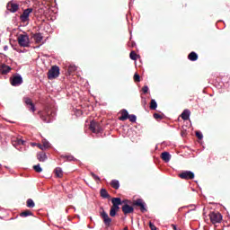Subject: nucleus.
<instances>
[{
  "label": "nucleus",
  "mask_w": 230,
  "mask_h": 230,
  "mask_svg": "<svg viewBox=\"0 0 230 230\" xmlns=\"http://www.w3.org/2000/svg\"><path fill=\"white\" fill-rule=\"evenodd\" d=\"M172 227H173L174 230H181V229H178L177 226H175V225H172Z\"/></svg>",
  "instance_id": "c03bdc74"
},
{
  "label": "nucleus",
  "mask_w": 230,
  "mask_h": 230,
  "mask_svg": "<svg viewBox=\"0 0 230 230\" xmlns=\"http://www.w3.org/2000/svg\"><path fill=\"white\" fill-rule=\"evenodd\" d=\"M134 206H137L138 208H140V211L142 213H146L147 209H146V203L141 199H138L134 202Z\"/></svg>",
  "instance_id": "9b49d317"
},
{
  "label": "nucleus",
  "mask_w": 230,
  "mask_h": 230,
  "mask_svg": "<svg viewBox=\"0 0 230 230\" xmlns=\"http://www.w3.org/2000/svg\"><path fill=\"white\" fill-rule=\"evenodd\" d=\"M125 200H121V198H113L111 199V209H115L116 211H119V206L121 204H125Z\"/></svg>",
  "instance_id": "1a4fd4ad"
},
{
  "label": "nucleus",
  "mask_w": 230,
  "mask_h": 230,
  "mask_svg": "<svg viewBox=\"0 0 230 230\" xmlns=\"http://www.w3.org/2000/svg\"><path fill=\"white\" fill-rule=\"evenodd\" d=\"M91 175H92V177L94 179V181H95L96 182H100V181H102V179L99 178L98 175L94 174V172H91Z\"/></svg>",
  "instance_id": "c9c22d12"
},
{
  "label": "nucleus",
  "mask_w": 230,
  "mask_h": 230,
  "mask_svg": "<svg viewBox=\"0 0 230 230\" xmlns=\"http://www.w3.org/2000/svg\"><path fill=\"white\" fill-rule=\"evenodd\" d=\"M100 195L102 199H109L111 197V194L105 189H101Z\"/></svg>",
  "instance_id": "4be33fe9"
},
{
  "label": "nucleus",
  "mask_w": 230,
  "mask_h": 230,
  "mask_svg": "<svg viewBox=\"0 0 230 230\" xmlns=\"http://www.w3.org/2000/svg\"><path fill=\"white\" fill-rule=\"evenodd\" d=\"M190 116H191V111L188 109L184 110L181 114V118L183 121H188V119H190Z\"/></svg>",
  "instance_id": "dca6fc26"
},
{
  "label": "nucleus",
  "mask_w": 230,
  "mask_h": 230,
  "mask_svg": "<svg viewBox=\"0 0 230 230\" xmlns=\"http://www.w3.org/2000/svg\"><path fill=\"white\" fill-rule=\"evenodd\" d=\"M60 75V67L58 66H54L48 72L49 80H55V78H58Z\"/></svg>",
  "instance_id": "7ed1b4c3"
},
{
  "label": "nucleus",
  "mask_w": 230,
  "mask_h": 230,
  "mask_svg": "<svg viewBox=\"0 0 230 230\" xmlns=\"http://www.w3.org/2000/svg\"><path fill=\"white\" fill-rule=\"evenodd\" d=\"M21 84H22V75H21L13 76L11 80V85L13 87H17V85H21Z\"/></svg>",
  "instance_id": "ddd939ff"
},
{
  "label": "nucleus",
  "mask_w": 230,
  "mask_h": 230,
  "mask_svg": "<svg viewBox=\"0 0 230 230\" xmlns=\"http://www.w3.org/2000/svg\"><path fill=\"white\" fill-rule=\"evenodd\" d=\"M23 102L27 107V109L31 111V112H35L36 108H35V104L33 103V102L31 101V99H30V97H25L23 98Z\"/></svg>",
  "instance_id": "9d476101"
},
{
  "label": "nucleus",
  "mask_w": 230,
  "mask_h": 230,
  "mask_svg": "<svg viewBox=\"0 0 230 230\" xmlns=\"http://www.w3.org/2000/svg\"><path fill=\"white\" fill-rule=\"evenodd\" d=\"M100 210V217L102 218L105 227H110L112 224V218L109 217V214L105 211L103 207H101Z\"/></svg>",
  "instance_id": "f03ea898"
},
{
  "label": "nucleus",
  "mask_w": 230,
  "mask_h": 230,
  "mask_svg": "<svg viewBox=\"0 0 230 230\" xmlns=\"http://www.w3.org/2000/svg\"><path fill=\"white\" fill-rule=\"evenodd\" d=\"M153 116H154L155 119H163V117L159 113H154Z\"/></svg>",
  "instance_id": "58836bf2"
},
{
  "label": "nucleus",
  "mask_w": 230,
  "mask_h": 230,
  "mask_svg": "<svg viewBox=\"0 0 230 230\" xmlns=\"http://www.w3.org/2000/svg\"><path fill=\"white\" fill-rule=\"evenodd\" d=\"M42 143H43V147L45 148V150H46V148H49V146H51V144H49V142L46 139H43Z\"/></svg>",
  "instance_id": "473e14b6"
},
{
  "label": "nucleus",
  "mask_w": 230,
  "mask_h": 230,
  "mask_svg": "<svg viewBox=\"0 0 230 230\" xmlns=\"http://www.w3.org/2000/svg\"><path fill=\"white\" fill-rule=\"evenodd\" d=\"M2 166H3V165L0 164V170H1Z\"/></svg>",
  "instance_id": "a18cd8bd"
},
{
  "label": "nucleus",
  "mask_w": 230,
  "mask_h": 230,
  "mask_svg": "<svg viewBox=\"0 0 230 230\" xmlns=\"http://www.w3.org/2000/svg\"><path fill=\"white\" fill-rule=\"evenodd\" d=\"M189 60L191 62H197L199 60V55L196 52H190L188 56Z\"/></svg>",
  "instance_id": "aec40b11"
},
{
  "label": "nucleus",
  "mask_w": 230,
  "mask_h": 230,
  "mask_svg": "<svg viewBox=\"0 0 230 230\" xmlns=\"http://www.w3.org/2000/svg\"><path fill=\"white\" fill-rule=\"evenodd\" d=\"M196 137H198V139H203L204 135H202V132L200 131H196Z\"/></svg>",
  "instance_id": "e433bc0d"
},
{
  "label": "nucleus",
  "mask_w": 230,
  "mask_h": 230,
  "mask_svg": "<svg viewBox=\"0 0 230 230\" xmlns=\"http://www.w3.org/2000/svg\"><path fill=\"white\" fill-rule=\"evenodd\" d=\"M62 157L66 159V161H76V159L73 155H63Z\"/></svg>",
  "instance_id": "72a5a7b5"
},
{
  "label": "nucleus",
  "mask_w": 230,
  "mask_h": 230,
  "mask_svg": "<svg viewBox=\"0 0 230 230\" xmlns=\"http://www.w3.org/2000/svg\"><path fill=\"white\" fill-rule=\"evenodd\" d=\"M18 44L22 46V48H28L30 46V37H28V35L21 34L18 37Z\"/></svg>",
  "instance_id": "20e7f679"
},
{
  "label": "nucleus",
  "mask_w": 230,
  "mask_h": 230,
  "mask_svg": "<svg viewBox=\"0 0 230 230\" xmlns=\"http://www.w3.org/2000/svg\"><path fill=\"white\" fill-rule=\"evenodd\" d=\"M161 157L163 161H164V163H170V160L172 159V155H170V153L168 152H164L162 153Z\"/></svg>",
  "instance_id": "a211bd4d"
},
{
  "label": "nucleus",
  "mask_w": 230,
  "mask_h": 230,
  "mask_svg": "<svg viewBox=\"0 0 230 230\" xmlns=\"http://www.w3.org/2000/svg\"><path fill=\"white\" fill-rule=\"evenodd\" d=\"M13 145V146H17V145H22L24 146V145H26V141H24L21 138H17L16 141Z\"/></svg>",
  "instance_id": "393cba45"
},
{
  "label": "nucleus",
  "mask_w": 230,
  "mask_h": 230,
  "mask_svg": "<svg viewBox=\"0 0 230 230\" xmlns=\"http://www.w3.org/2000/svg\"><path fill=\"white\" fill-rule=\"evenodd\" d=\"M4 51H8V46H7V45H5V46L4 47Z\"/></svg>",
  "instance_id": "37998d69"
},
{
  "label": "nucleus",
  "mask_w": 230,
  "mask_h": 230,
  "mask_svg": "<svg viewBox=\"0 0 230 230\" xmlns=\"http://www.w3.org/2000/svg\"><path fill=\"white\" fill-rule=\"evenodd\" d=\"M149 227L151 230H157V227L152 224V222L149 223Z\"/></svg>",
  "instance_id": "a19ab883"
},
{
  "label": "nucleus",
  "mask_w": 230,
  "mask_h": 230,
  "mask_svg": "<svg viewBox=\"0 0 230 230\" xmlns=\"http://www.w3.org/2000/svg\"><path fill=\"white\" fill-rule=\"evenodd\" d=\"M37 159L40 161V163H44L48 161V155L44 152L38 153Z\"/></svg>",
  "instance_id": "f3484780"
},
{
  "label": "nucleus",
  "mask_w": 230,
  "mask_h": 230,
  "mask_svg": "<svg viewBox=\"0 0 230 230\" xmlns=\"http://www.w3.org/2000/svg\"><path fill=\"white\" fill-rule=\"evenodd\" d=\"M55 173H56V177H58V178L62 177V175H63L62 168L57 167L55 169Z\"/></svg>",
  "instance_id": "b1692460"
},
{
  "label": "nucleus",
  "mask_w": 230,
  "mask_h": 230,
  "mask_svg": "<svg viewBox=\"0 0 230 230\" xmlns=\"http://www.w3.org/2000/svg\"><path fill=\"white\" fill-rule=\"evenodd\" d=\"M21 217H33V213L30 210L23 211L20 214Z\"/></svg>",
  "instance_id": "a878e982"
},
{
  "label": "nucleus",
  "mask_w": 230,
  "mask_h": 230,
  "mask_svg": "<svg viewBox=\"0 0 230 230\" xmlns=\"http://www.w3.org/2000/svg\"><path fill=\"white\" fill-rule=\"evenodd\" d=\"M150 109L151 111H155V109H157V102L154 99L151 100Z\"/></svg>",
  "instance_id": "bb28decb"
},
{
  "label": "nucleus",
  "mask_w": 230,
  "mask_h": 230,
  "mask_svg": "<svg viewBox=\"0 0 230 230\" xmlns=\"http://www.w3.org/2000/svg\"><path fill=\"white\" fill-rule=\"evenodd\" d=\"M142 91H143L144 94H146V93H148V86L145 85V86L142 88Z\"/></svg>",
  "instance_id": "ea45409f"
},
{
  "label": "nucleus",
  "mask_w": 230,
  "mask_h": 230,
  "mask_svg": "<svg viewBox=\"0 0 230 230\" xmlns=\"http://www.w3.org/2000/svg\"><path fill=\"white\" fill-rule=\"evenodd\" d=\"M32 39H34L35 42L39 44V42H42V39H44V37L42 36V33L38 32L32 35Z\"/></svg>",
  "instance_id": "6ab92c4d"
},
{
  "label": "nucleus",
  "mask_w": 230,
  "mask_h": 230,
  "mask_svg": "<svg viewBox=\"0 0 230 230\" xmlns=\"http://www.w3.org/2000/svg\"><path fill=\"white\" fill-rule=\"evenodd\" d=\"M40 119L44 121V123H51L57 118V111L55 109L47 107L43 111L40 112Z\"/></svg>",
  "instance_id": "f257e3e1"
},
{
  "label": "nucleus",
  "mask_w": 230,
  "mask_h": 230,
  "mask_svg": "<svg viewBox=\"0 0 230 230\" xmlns=\"http://www.w3.org/2000/svg\"><path fill=\"white\" fill-rule=\"evenodd\" d=\"M6 8L11 13H15L19 10V4H15L13 1H11L7 4Z\"/></svg>",
  "instance_id": "f8f14e48"
},
{
  "label": "nucleus",
  "mask_w": 230,
  "mask_h": 230,
  "mask_svg": "<svg viewBox=\"0 0 230 230\" xmlns=\"http://www.w3.org/2000/svg\"><path fill=\"white\" fill-rule=\"evenodd\" d=\"M111 188H113L114 190H119V181L118 180H112L111 181Z\"/></svg>",
  "instance_id": "5701e85b"
},
{
  "label": "nucleus",
  "mask_w": 230,
  "mask_h": 230,
  "mask_svg": "<svg viewBox=\"0 0 230 230\" xmlns=\"http://www.w3.org/2000/svg\"><path fill=\"white\" fill-rule=\"evenodd\" d=\"M128 111L127 110H122V112H121V117L119 118V119L120 121H125L127 119H128Z\"/></svg>",
  "instance_id": "412c9836"
},
{
  "label": "nucleus",
  "mask_w": 230,
  "mask_h": 230,
  "mask_svg": "<svg viewBox=\"0 0 230 230\" xmlns=\"http://www.w3.org/2000/svg\"><path fill=\"white\" fill-rule=\"evenodd\" d=\"M33 170H35V172H37V173H40L42 172V167H40V164L34 165Z\"/></svg>",
  "instance_id": "c756f323"
},
{
  "label": "nucleus",
  "mask_w": 230,
  "mask_h": 230,
  "mask_svg": "<svg viewBox=\"0 0 230 230\" xmlns=\"http://www.w3.org/2000/svg\"><path fill=\"white\" fill-rule=\"evenodd\" d=\"M180 179H184L185 181H190L195 179V173L191 171H182L179 174Z\"/></svg>",
  "instance_id": "6e6552de"
},
{
  "label": "nucleus",
  "mask_w": 230,
  "mask_h": 230,
  "mask_svg": "<svg viewBox=\"0 0 230 230\" xmlns=\"http://www.w3.org/2000/svg\"><path fill=\"white\" fill-rule=\"evenodd\" d=\"M77 67L75 65H70L68 66V73H74V71H76Z\"/></svg>",
  "instance_id": "2f4dec72"
},
{
  "label": "nucleus",
  "mask_w": 230,
  "mask_h": 230,
  "mask_svg": "<svg viewBox=\"0 0 230 230\" xmlns=\"http://www.w3.org/2000/svg\"><path fill=\"white\" fill-rule=\"evenodd\" d=\"M27 208H35V202L31 199H27Z\"/></svg>",
  "instance_id": "c85d7f7f"
},
{
  "label": "nucleus",
  "mask_w": 230,
  "mask_h": 230,
  "mask_svg": "<svg viewBox=\"0 0 230 230\" xmlns=\"http://www.w3.org/2000/svg\"><path fill=\"white\" fill-rule=\"evenodd\" d=\"M134 80L135 82H141V76L137 73L134 75Z\"/></svg>",
  "instance_id": "4c0bfd02"
},
{
  "label": "nucleus",
  "mask_w": 230,
  "mask_h": 230,
  "mask_svg": "<svg viewBox=\"0 0 230 230\" xmlns=\"http://www.w3.org/2000/svg\"><path fill=\"white\" fill-rule=\"evenodd\" d=\"M38 146L39 148H40V150H46V148H44V146L39 145Z\"/></svg>",
  "instance_id": "79ce46f5"
},
{
  "label": "nucleus",
  "mask_w": 230,
  "mask_h": 230,
  "mask_svg": "<svg viewBox=\"0 0 230 230\" xmlns=\"http://www.w3.org/2000/svg\"><path fill=\"white\" fill-rule=\"evenodd\" d=\"M122 212L124 213V215L134 213V207L127 204V201H126L125 204L122 206Z\"/></svg>",
  "instance_id": "4468645a"
},
{
  "label": "nucleus",
  "mask_w": 230,
  "mask_h": 230,
  "mask_svg": "<svg viewBox=\"0 0 230 230\" xmlns=\"http://www.w3.org/2000/svg\"><path fill=\"white\" fill-rule=\"evenodd\" d=\"M117 214H118V210L111 208V209H110V217H116Z\"/></svg>",
  "instance_id": "f704fd0d"
},
{
  "label": "nucleus",
  "mask_w": 230,
  "mask_h": 230,
  "mask_svg": "<svg viewBox=\"0 0 230 230\" xmlns=\"http://www.w3.org/2000/svg\"><path fill=\"white\" fill-rule=\"evenodd\" d=\"M89 128L93 134H102V132H103V128H102V126H100V124H98L94 120H92L90 122Z\"/></svg>",
  "instance_id": "39448f33"
},
{
  "label": "nucleus",
  "mask_w": 230,
  "mask_h": 230,
  "mask_svg": "<svg viewBox=\"0 0 230 230\" xmlns=\"http://www.w3.org/2000/svg\"><path fill=\"white\" fill-rule=\"evenodd\" d=\"M209 218H210V222H212V224H220V222H222V214H220V212H211L209 214Z\"/></svg>",
  "instance_id": "423d86ee"
},
{
  "label": "nucleus",
  "mask_w": 230,
  "mask_h": 230,
  "mask_svg": "<svg viewBox=\"0 0 230 230\" xmlns=\"http://www.w3.org/2000/svg\"><path fill=\"white\" fill-rule=\"evenodd\" d=\"M33 12V8H27L23 11L22 14L20 15L22 22H30V13Z\"/></svg>",
  "instance_id": "0eeeda50"
},
{
  "label": "nucleus",
  "mask_w": 230,
  "mask_h": 230,
  "mask_svg": "<svg viewBox=\"0 0 230 230\" xmlns=\"http://www.w3.org/2000/svg\"><path fill=\"white\" fill-rule=\"evenodd\" d=\"M129 58H131V60H137V54H136V51H131L129 54Z\"/></svg>",
  "instance_id": "7c9ffc66"
},
{
  "label": "nucleus",
  "mask_w": 230,
  "mask_h": 230,
  "mask_svg": "<svg viewBox=\"0 0 230 230\" xmlns=\"http://www.w3.org/2000/svg\"><path fill=\"white\" fill-rule=\"evenodd\" d=\"M128 119H129L131 123H136V121H137V117L134 114H131L128 117Z\"/></svg>",
  "instance_id": "cd10ccee"
},
{
  "label": "nucleus",
  "mask_w": 230,
  "mask_h": 230,
  "mask_svg": "<svg viewBox=\"0 0 230 230\" xmlns=\"http://www.w3.org/2000/svg\"><path fill=\"white\" fill-rule=\"evenodd\" d=\"M12 71V67L6 64L0 65V73L2 75H8Z\"/></svg>",
  "instance_id": "2eb2a0df"
}]
</instances>
